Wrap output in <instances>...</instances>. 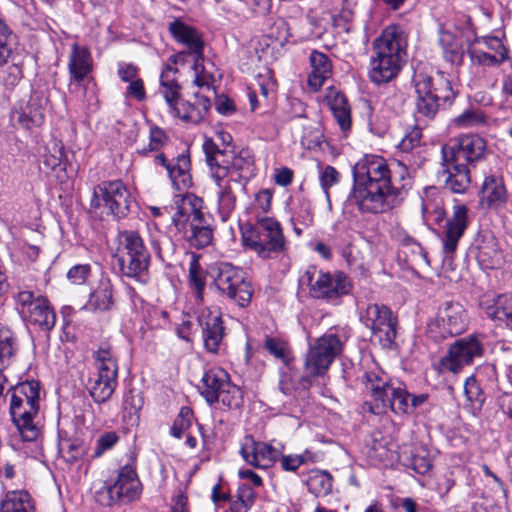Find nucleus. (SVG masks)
I'll return each instance as SVG.
<instances>
[{
	"instance_id": "f257e3e1",
	"label": "nucleus",
	"mask_w": 512,
	"mask_h": 512,
	"mask_svg": "<svg viewBox=\"0 0 512 512\" xmlns=\"http://www.w3.org/2000/svg\"><path fill=\"white\" fill-rule=\"evenodd\" d=\"M351 199L362 213L379 214L397 207L411 188L406 165L386 161L378 155H366L353 167Z\"/></svg>"
},
{
	"instance_id": "f03ea898",
	"label": "nucleus",
	"mask_w": 512,
	"mask_h": 512,
	"mask_svg": "<svg viewBox=\"0 0 512 512\" xmlns=\"http://www.w3.org/2000/svg\"><path fill=\"white\" fill-rule=\"evenodd\" d=\"M345 339L331 329L310 345L304 361L303 375L298 381L291 368L282 371L279 379V389L286 396H293L298 384L308 389L316 377L324 375L337 356L342 353Z\"/></svg>"
},
{
	"instance_id": "7ed1b4c3",
	"label": "nucleus",
	"mask_w": 512,
	"mask_h": 512,
	"mask_svg": "<svg viewBox=\"0 0 512 512\" xmlns=\"http://www.w3.org/2000/svg\"><path fill=\"white\" fill-rule=\"evenodd\" d=\"M407 39L395 25L384 29L372 43L368 77L377 85L397 77L407 60Z\"/></svg>"
},
{
	"instance_id": "20e7f679",
	"label": "nucleus",
	"mask_w": 512,
	"mask_h": 512,
	"mask_svg": "<svg viewBox=\"0 0 512 512\" xmlns=\"http://www.w3.org/2000/svg\"><path fill=\"white\" fill-rule=\"evenodd\" d=\"M207 164L214 180L227 179L235 186L245 185L253 175L254 159L248 149H241L237 154L221 150L211 139L203 143Z\"/></svg>"
},
{
	"instance_id": "39448f33",
	"label": "nucleus",
	"mask_w": 512,
	"mask_h": 512,
	"mask_svg": "<svg viewBox=\"0 0 512 512\" xmlns=\"http://www.w3.org/2000/svg\"><path fill=\"white\" fill-rule=\"evenodd\" d=\"M40 386L27 381L14 388L10 401V415L24 441H36L41 434L35 418L39 413Z\"/></svg>"
},
{
	"instance_id": "423d86ee",
	"label": "nucleus",
	"mask_w": 512,
	"mask_h": 512,
	"mask_svg": "<svg viewBox=\"0 0 512 512\" xmlns=\"http://www.w3.org/2000/svg\"><path fill=\"white\" fill-rule=\"evenodd\" d=\"M363 383L370 394L369 411L373 414H382L391 410L396 414H409L411 394L402 384L395 386L387 381L383 372L366 371Z\"/></svg>"
},
{
	"instance_id": "0eeeda50",
	"label": "nucleus",
	"mask_w": 512,
	"mask_h": 512,
	"mask_svg": "<svg viewBox=\"0 0 512 512\" xmlns=\"http://www.w3.org/2000/svg\"><path fill=\"white\" fill-rule=\"evenodd\" d=\"M242 241L262 259L275 258L286 249V239L281 224L272 217L256 216L254 224L241 227Z\"/></svg>"
},
{
	"instance_id": "6e6552de",
	"label": "nucleus",
	"mask_w": 512,
	"mask_h": 512,
	"mask_svg": "<svg viewBox=\"0 0 512 512\" xmlns=\"http://www.w3.org/2000/svg\"><path fill=\"white\" fill-rule=\"evenodd\" d=\"M300 283L309 287L312 298L332 305H339L353 289L352 281L344 272L318 270L315 266L307 267L300 277Z\"/></svg>"
},
{
	"instance_id": "1a4fd4ad",
	"label": "nucleus",
	"mask_w": 512,
	"mask_h": 512,
	"mask_svg": "<svg viewBox=\"0 0 512 512\" xmlns=\"http://www.w3.org/2000/svg\"><path fill=\"white\" fill-rule=\"evenodd\" d=\"M117 261L123 276L141 284L149 280L150 253L136 231H123L117 250Z\"/></svg>"
},
{
	"instance_id": "9d476101",
	"label": "nucleus",
	"mask_w": 512,
	"mask_h": 512,
	"mask_svg": "<svg viewBox=\"0 0 512 512\" xmlns=\"http://www.w3.org/2000/svg\"><path fill=\"white\" fill-rule=\"evenodd\" d=\"M214 288L219 296L225 297L244 308L251 302L254 289L246 273L228 262L215 264L210 270Z\"/></svg>"
},
{
	"instance_id": "9b49d317",
	"label": "nucleus",
	"mask_w": 512,
	"mask_h": 512,
	"mask_svg": "<svg viewBox=\"0 0 512 512\" xmlns=\"http://www.w3.org/2000/svg\"><path fill=\"white\" fill-rule=\"evenodd\" d=\"M414 84L417 113L428 119H432L441 106L450 104L455 97L450 81L442 73L435 78L424 73L415 74Z\"/></svg>"
},
{
	"instance_id": "f8f14e48",
	"label": "nucleus",
	"mask_w": 512,
	"mask_h": 512,
	"mask_svg": "<svg viewBox=\"0 0 512 512\" xmlns=\"http://www.w3.org/2000/svg\"><path fill=\"white\" fill-rule=\"evenodd\" d=\"M96 375L88 382V392L97 404L106 403L118 385V364L108 347H100L93 352Z\"/></svg>"
},
{
	"instance_id": "ddd939ff",
	"label": "nucleus",
	"mask_w": 512,
	"mask_h": 512,
	"mask_svg": "<svg viewBox=\"0 0 512 512\" xmlns=\"http://www.w3.org/2000/svg\"><path fill=\"white\" fill-rule=\"evenodd\" d=\"M468 327V315L463 305L454 300H445L426 326V334L434 341L462 334Z\"/></svg>"
},
{
	"instance_id": "4468645a",
	"label": "nucleus",
	"mask_w": 512,
	"mask_h": 512,
	"mask_svg": "<svg viewBox=\"0 0 512 512\" xmlns=\"http://www.w3.org/2000/svg\"><path fill=\"white\" fill-rule=\"evenodd\" d=\"M141 493V483L135 468L124 465L112 483H105L95 493L96 501L102 506H112L117 502L129 503L136 500Z\"/></svg>"
},
{
	"instance_id": "2eb2a0df",
	"label": "nucleus",
	"mask_w": 512,
	"mask_h": 512,
	"mask_svg": "<svg viewBox=\"0 0 512 512\" xmlns=\"http://www.w3.org/2000/svg\"><path fill=\"white\" fill-rule=\"evenodd\" d=\"M132 203L131 194L121 180L102 181L94 188L91 199L92 208L104 207L116 220L128 215Z\"/></svg>"
},
{
	"instance_id": "dca6fc26",
	"label": "nucleus",
	"mask_w": 512,
	"mask_h": 512,
	"mask_svg": "<svg viewBox=\"0 0 512 512\" xmlns=\"http://www.w3.org/2000/svg\"><path fill=\"white\" fill-rule=\"evenodd\" d=\"M17 309L29 324L49 333L55 326L56 314L47 298L28 290L16 295Z\"/></svg>"
},
{
	"instance_id": "f3484780",
	"label": "nucleus",
	"mask_w": 512,
	"mask_h": 512,
	"mask_svg": "<svg viewBox=\"0 0 512 512\" xmlns=\"http://www.w3.org/2000/svg\"><path fill=\"white\" fill-rule=\"evenodd\" d=\"M486 148V141L482 137L473 134L461 135L442 146V159L471 169L485 158Z\"/></svg>"
},
{
	"instance_id": "a211bd4d",
	"label": "nucleus",
	"mask_w": 512,
	"mask_h": 512,
	"mask_svg": "<svg viewBox=\"0 0 512 512\" xmlns=\"http://www.w3.org/2000/svg\"><path fill=\"white\" fill-rule=\"evenodd\" d=\"M363 324L382 347L390 348L396 339L398 321L389 307L382 304H369L360 315Z\"/></svg>"
},
{
	"instance_id": "6ab92c4d",
	"label": "nucleus",
	"mask_w": 512,
	"mask_h": 512,
	"mask_svg": "<svg viewBox=\"0 0 512 512\" xmlns=\"http://www.w3.org/2000/svg\"><path fill=\"white\" fill-rule=\"evenodd\" d=\"M483 351V344L476 335L458 339L449 347L447 354L440 360V370L457 374L464 366L470 365L474 358L481 357Z\"/></svg>"
},
{
	"instance_id": "aec40b11",
	"label": "nucleus",
	"mask_w": 512,
	"mask_h": 512,
	"mask_svg": "<svg viewBox=\"0 0 512 512\" xmlns=\"http://www.w3.org/2000/svg\"><path fill=\"white\" fill-rule=\"evenodd\" d=\"M468 224L469 217L466 205H455L452 214L447 217L442 230L441 241L443 253L446 257L452 258L456 253L459 241L464 236Z\"/></svg>"
},
{
	"instance_id": "412c9836",
	"label": "nucleus",
	"mask_w": 512,
	"mask_h": 512,
	"mask_svg": "<svg viewBox=\"0 0 512 512\" xmlns=\"http://www.w3.org/2000/svg\"><path fill=\"white\" fill-rule=\"evenodd\" d=\"M154 163L165 168L176 190H186L192 186L191 159L188 150L172 159H168L164 153H157L154 157Z\"/></svg>"
},
{
	"instance_id": "4be33fe9",
	"label": "nucleus",
	"mask_w": 512,
	"mask_h": 512,
	"mask_svg": "<svg viewBox=\"0 0 512 512\" xmlns=\"http://www.w3.org/2000/svg\"><path fill=\"white\" fill-rule=\"evenodd\" d=\"M297 104L301 108V112L290 118L293 134L300 138V143L305 149L311 150L320 147L324 141L321 124L317 120L307 117L301 102L297 101Z\"/></svg>"
},
{
	"instance_id": "5701e85b",
	"label": "nucleus",
	"mask_w": 512,
	"mask_h": 512,
	"mask_svg": "<svg viewBox=\"0 0 512 512\" xmlns=\"http://www.w3.org/2000/svg\"><path fill=\"white\" fill-rule=\"evenodd\" d=\"M203 200L193 194H186L179 198L177 196L174 200L175 212L172 215L171 221L177 234H181L186 228L189 227L191 221L200 220L202 215Z\"/></svg>"
},
{
	"instance_id": "b1692460",
	"label": "nucleus",
	"mask_w": 512,
	"mask_h": 512,
	"mask_svg": "<svg viewBox=\"0 0 512 512\" xmlns=\"http://www.w3.org/2000/svg\"><path fill=\"white\" fill-rule=\"evenodd\" d=\"M240 454L246 463L255 468H268L279 459L281 452L270 444L256 442L252 437H247Z\"/></svg>"
},
{
	"instance_id": "393cba45",
	"label": "nucleus",
	"mask_w": 512,
	"mask_h": 512,
	"mask_svg": "<svg viewBox=\"0 0 512 512\" xmlns=\"http://www.w3.org/2000/svg\"><path fill=\"white\" fill-rule=\"evenodd\" d=\"M202 327L204 346L208 352L216 353L224 337L221 315L217 311L205 309L198 317Z\"/></svg>"
},
{
	"instance_id": "a878e982",
	"label": "nucleus",
	"mask_w": 512,
	"mask_h": 512,
	"mask_svg": "<svg viewBox=\"0 0 512 512\" xmlns=\"http://www.w3.org/2000/svg\"><path fill=\"white\" fill-rule=\"evenodd\" d=\"M184 55V52L171 55L160 75L159 91L169 107H173L180 98L182 88L178 82V69L175 65Z\"/></svg>"
},
{
	"instance_id": "bb28decb",
	"label": "nucleus",
	"mask_w": 512,
	"mask_h": 512,
	"mask_svg": "<svg viewBox=\"0 0 512 512\" xmlns=\"http://www.w3.org/2000/svg\"><path fill=\"white\" fill-rule=\"evenodd\" d=\"M168 29L174 40L184 45L189 53L194 55L196 62L203 59L204 42L194 27L185 24L180 19H175L169 23Z\"/></svg>"
},
{
	"instance_id": "cd10ccee",
	"label": "nucleus",
	"mask_w": 512,
	"mask_h": 512,
	"mask_svg": "<svg viewBox=\"0 0 512 512\" xmlns=\"http://www.w3.org/2000/svg\"><path fill=\"white\" fill-rule=\"evenodd\" d=\"M194 97L193 103L189 101L175 102L173 107H169L170 111L185 122L196 124L203 121L211 107L210 96L197 92Z\"/></svg>"
},
{
	"instance_id": "c85d7f7f",
	"label": "nucleus",
	"mask_w": 512,
	"mask_h": 512,
	"mask_svg": "<svg viewBox=\"0 0 512 512\" xmlns=\"http://www.w3.org/2000/svg\"><path fill=\"white\" fill-rule=\"evenodd\" d=\"M397 445L380 432L372 435V440L366 448V455L372 465L388 466L398 459Z\"/></svg>"
},
{
	"instance_id": "c756f323",
	"label": "nucleus",
	"mask_w": 512,
	"mask_h": 512,
	"mask_svg": "<svg viewBox=\"0 0 512 512\" xmlns=\"http://www.w3.org/2000/svg\"><path fill=\"white\" fill-rule=\"evenodd\" d=\"M482 201L486 202L488 208L498 213L508 209L512 205L509 200L502 178L490 175L485 178L482 185Z\"/></svg>"
},
{
	"instance_id": "7c9ffc66",
	"label": "nucleus",
	"mask_w": 512,
	"mask_h": 512,
	"mask_svg": "<svg viewBox=\"0 0 512 512\" xmlns=\"http://www.w3.org/2000/svg\"><path fill=\"white\" fill-rule=\"evenodd\" d=\"M444 170L441 174L444 188L454 194H464L471 185L470 168L463 164L443 161Z\"/></svg>"
},
{
	"instance_id": "2f4dec72",
	"label": "nucleus",
	"mask_w": 512,
	"mask_h": 512,
	"mask_svg": "<svg viewBox=\"0 0 512 512\" xmlns=\"http://www.w3.org/2000/svg\"><path fill=\"white\" fill-rule=\"evenodd\" d=\"M93 67L92 55L88 48L73 44L69 55L68 71L71 81L77 83L85 80Z\"/></svg>"
},
{
	"instance_id": "473e14b6",
	"label": "nucleus",
	"mask_w": 512,
	"mask_h": 512,
	"mask_svg": "<svg viewBox=\"0 0 512 512\" xmlns=\"http://www.w3.org/2000/svg\"><path fill=\"white\" fill-rule=\"evenodd\" d=\"M230 383L228 373L221 368L206 371L201 379V394L209 404L219 402V394Z\"/></svg>"
},
{
	"instance_id": "72a5a7b5",
	"label": "nucleus",
	"mask_w": 512,
	"mask_h": 512,
	"mask_svg": "<svg viewBox=\"0 0 512 512\" xmlns=\"http://www.w3.org/2000/svg\"><path fill=\"white\" fill-rule=\"evenodd\" d=\"M114 306V288L108 277L102 276L89 295L86 307L91 311H109Z\"/></svg>"
},
{
	"instance_id": "f704fd0d",
	"label": "nucleus",
	"mask_w": 512,
	"mask_h": 512,
	"mask_svg": "<svg viewBox=\"0 0 512 512\" xmlns=\"http://www.w3.org/2000/svg\"><path fill=\"white\" fill-rule=\"evenodd\" d=\"M218 187V213L222 221H227L236 208L237 193L244 189L245 185L235 186L227 179L215 180Z\"/></svg>"
},
{
	"instance_id": "c9c22d12",
	"label": "nucleus",
	"mask_w": 512,
	"mask_h": 512,
	"mask_svg": "<svg viewBox=\"0 0 512 512\" xmlns=\"http://www.w3.org/2000/svg\"><path fill=\"white\" fill-rule=\"evenodd\" d=\"M439 34L444 59L452 65H460L465 55L463 37L443 28L439 30Z\"/></svg>"
},
{
	"instance_id": "e433bc0d",
	"label": "nucleus",
	"mask_w": 512,
	"mask_h": 512,
	"mask_svg": "<svg viewBox=\"0 0 512 512\" xmlns=\"http://www.w3.org/2000/svg\"><path fill=\"white\" fill-rule=\"evenodd\" d=\"M191 247L201 249L211 244L213 229L207 222L205 214L200 220L191 221L189 227L180 234Z\"/></svg>"
},
{
	"instance_id": "4c0bfd02",
	"label": "nucleus",
	"mask_w": 512,
	"mask_h": 512,
	"mask_svg": "<svg viewBox=\"0 0 512 512\" xmlns=\"http://www.w3.org/2000/svg\"><path fill=\"white\" fill-rule=\"evenodd\" d=\"M309 59L312 71L308 77V85L314 91H317L322 87L324 82L330 78L332 73V65L328 56L319 51H312Z\"/></svg>"
},
{
	"instance_id": "58836bf2",
	"label": "nucleus",
	"mask_w": 512,
	"mask_h": 512,
	"mask_svg": "<svg viewBox=\"0 0 512 512\" xmlns=\"http://www.w3.org/2000/svg\"><path fill=\"white\" fill-rule=\"evenodd\" d=\"M481 306L489 318L505 322L512 329V299L508 295L485 299Z\"/></svg>"
},
{
	"instance_id": "ea45409f",
	"label": "nucleus",
	"mask_w": 512,
	"mask_h": 512,
	"mask_svg": "<svg viewBox=\"0 0 512 512\" xmlns=\"http://www.w3.org/2000/svg\"><path fill=\"white\" fill-rule=\"evenodd\" d=\"M476 259L484 269H493L500 264L501 253L493 235H485L477 244Z\"/></svg>"
},
{
	"instance_id": "a19ab883",
	"label": "nucleus",
	"mask_w": 512,
	"mask_h": 512,
	"mask_svg": "<svg viewBox=\"0 0 512 512\" xmlns=\"http://www.w3.org/2000/svg\"><path fill=\"white\" fill-rule=\"evenodd\" d=\"M144 405L142 392L132 388L123 395L122 400V419L129 426H135L139 423L140 411Z\"/></svg>"
},
{
	"instance_id": "79ce46f5",
	"label": "nucleus",
	"mask_w": 512,
	"mask_h": 512,
	"mask_svg": "<svg viewBox=\"0 0 512 512\" xmlns=\"http://www.w3.org/2000/svg\"><path fill=\"white\" fill-rule=\"evenodd\" d=\"M0 512H34L30 494L24 490L6 492L0 501Z\"/></svg>"
},
{
	"instance_id": "37998d69",
	"label": "nucleus",
	"mask_w": 512,
	"mask_h": 512,
	"mask_svg": "<svg viewBox=\"0 0 512 512\" xmlns=\"http://www.w3.org/2000/svg\"><path fill=\"white\" fill-rule=\"evenodd\" d=\"M327 98L333 116L341 130H349L351 127V112L346 97L340 92H332Z\"/></svg>"
},
{
	"instance_id": "c03bdc74",
	"label": "nucleus",
	"mask_w": 512,
	"mask_h": 512,
	"mask_svg": "<svg viewBox=\"0 0 512 512\" xmlns=\"http://www.w3.org/2000/svg\"><path fill=\"white\" fill-rule=\"evenodd\" d=\"M43 165L52 171L58 169L67 173L68 163L62 142L52 140L48 143L43 155Z\"/></svg>"
},
{
	"instance_id": "a18cd8bd",
	"label": "nucleus",
	"mask_w": 512,
	"mask_h": 512,
	"mask_svg": "<svg viewBox=\"0 0 512 512\" xmlns=\"http://www.w3.org/2000/svg\"><path fill=\"white\" fill-rule=\"evenodd\" d=\"M306 484L310 493L317 497L326 496L332 490V476L327 471L312 470Z\"/></svg>"
},
{
	"instance_id": "49530a36",
	"label": "nucleus",
	"mask_w": 512,
	"mask_h": 512,
	"mask_svg": "<svg viewBox=\"0 0 512 512\" xmlns=\"http://www.w3.org/2000/svg\"><path fill=\"white\" fill-rule=\"evenodd\" d=\"M189 284L195 290L197 302H202L206 282L199 256L194 253L191 254L189 261Z\"/></svg>"
},
{
	"instance_id": "de8ad7c7",
	"label": "nucleus",
	"mask_w": 512,
	"mask_h": 512,
	"mask_svg": "<svg viewBox=\"0 0 512 512\" xmlns=\"http://www.w3.org/2000/svg\"><path fill=\"white\" fill-rule=\"evenodd\" d=\"M264 347L272 356L280 360L286 368H289L294 357L290 346L285 341L268 337L265 340Z\"/></svg>"
},
{
	"instance_id": "09e8293b",
	"label": "nucleus",
	"mask_w": 512,
	"mask_h": 512,
	"mask_svg": "<svg viewBox=\"0 0 512 512\" xmlns=\"http://www.w3.org/2000/svg\"><path fill=\"white\" fill-rule=\"evenodd\" d=\"M464 394L467 401L470 402L473 411H480L482 409L485 402V394L474 376L466 379Z\"/></svg>"
},
{
	"instance_id": "8fccbe9b",
	"label": "nucleus",
	"mask_w": 512,
	"mask_h": 512,
	"mask_svg": "<svg viewBox=\"0 0 512 512\" xmlns=\"http://www.w3.org/2000/svg\"><path fill=\"white\" fill-rule=\"evenodd\" d=\"M468 53L472 65L480 66L483 68L497 67L506 60L505 52H499V54L496 55L476 49H469Z\"/></svg>"
},
{
	"instance_id": "3c124183",
	"label": "nucleus",
	"mask_w": 512,
	"mask_h": 512,
	"mask_svg": "<svg viewBox=\"0 0 512 512\" xmlns=\"http://www.w3.org/2000/svg\"><path fill=\"white\" fill-rule=\"evenodd\" d=\"M14 342L12 331L6 327H0V373L9 364L14 354Z\"/></svg>"
},
{
	"instance_id": "603ef678",
	"label": "nucleus",
	"mask_w": 512,
	"mask_h": 512,
	"mask_svg": "<svg viewBox=\"0 0 512 512\" xmlns=\"http://www.w3.org/2000/svg\"><path fill=\"white\" fill-rule=\"evenodd\" d=\"M453 123L460 128L477 127L486 123V116L480 109H467L455 117Z\"/></svg>"
},
{
	"instance_id": "864d4df0",
	"label": "nucleus",
	"mask_w": 512,
	"mask_h": 512,
	"mask_svg": "<svg viewBox=\"0 0 512 512\" xmlns=\"http://www.w3.org/2000/svg\"><path fill=\"white\" fill-rule=\"evenodd\" d=\"M168 141V136L164 130L158 126L150 128L149 143L142 149H138L137 152L140 155L146 156L149 152L159 151Z\"/></svg>"
},
{
	"instance_id": "5fc2aeb1",
	"label": "nucleus",
	"mask_w": 512,
	"mask_h": 512,
	"mask_svg": "<svg viewBox=\"0 0 512 512\" xmlns=\"http://www.w3.org/2000/svg\"><path fill=\"white\" fill-rule=\"evenodd\" d=\"M219 402L229 408L240 407L243 402L241 389L230 382L219 394Z\"/></svg>"
},
{
	"instance_id": "6e6d98bb",
	"label": "nucleus",
	"mask_w": 512,
	"mask_h": 512,
	"mask_svg": "<svg viewBox=\"0 0 512 512\" xmlns=\"http://www.w3.org/2000/svg\"><path fill=\"white\" fill-rule=\"evenodd\" d=\"M12 32L7 25L0 19V67L5 65L12 57Z\"/></svg>"
},
{
	"instance_id": "4d7b16f0",
	"label": "nucleus",
	"mask_w": 512,
	"mask_h": 512,
	"mask_svg": "<svg viewBox=\"0 0 512 512\" xmlns=\"http://www.w3.org/2000/svg\"><path fill=\"white\" fill-rule=\"evenodd\" d=\"M192 417V410L188 407H182L170 429L171 435L175 438H181L183 433L191 426Z\"/></svg>"
},
{
	"instance_id": "13d9d810",
	"label": "nucleus",
	"mask_w": 512,
	"mask_h": 512,
	"mask_svg": "<svg viewBox=\"0 0 512 512\" xmlns=\"http://www.w3.org/2000/svg\"><path fill=\"white\" fill-rule=\"evenodd\" d=\"M340 174L332 166H326L320 173V184L327 198H329V189L339 182Z\"/></svg>"
},
{
	"instance_id": "bf43d9fd",
	"label": "nucleus",
	"mask_w": 512,
	"mask_h": 512,
	"mask_svg": "<svg viewBox=\"0 0 512 512\" xmlns=\"http://www.w3.org/2000/svg\"><path fill=\"white\" fill-rule=\"evenodd\" d=\"M119 440L115 432H107L102 434L96 444L94 457H100L105 451L111 449Z\"/></svg>"
},
{
	"instance_id": "052dcab7",
	"label": "nucleus",
	"mask_w": 512,
	"mask_h": 512,
	"mask_svg": "<svg viewBox=\"0 0 512 512\" xmlns=\"http://www.w3.org/2000/svg\"><path fill=\"white\" fill-rule=\"evenodd\" d=\"M90 272L91 269L88 264H79L69 269L67 277L73 284L81 285L85 283Z\"/></svg>"
},
{
	"instance_id": "680f3d73",
	"label": "nucleus",
	"mask_w": 512,
	"mask_h": 512,
	"mask_svg": "<svg viewBox=\"0 0 512 512\" xmlns=\"http://www.w3.org/2000/svg\"><path fill=\"white\" fill-rule=\"evenodd\" d=\"M194 62H196V59H194ZM199 61H197V65L196 63H194V70H195V79H194V83L200 88V89H205L207 94L206 95H209L210 94H213L215 95V91L214 89L212 88V82H213V77L209 74H206V73H203V72H199L198 71V68H199Z\"/></svg>"
},
{
	"instance_id": "e2e57ef3",
	"label": "nucleus",
	"mask_w": 512,
	"mask_h": 512,
	"mask_svg": "<svg viewBox=\"0 0 512 512\" xmlns=\"http://www.w3.org/2000/svg\"><path fill=\"white\" fill-rule=\"evenodd\" d=\"M215 109L218 113L228 116L236 111V106L234 101L226 95L215 94Z\"/></svg>"
},
{
	"instance_id": "0e129e2a",
	"label": "nucleus",
	"mask_w": 512,
	"mask_h": 512,
	"mask_svg": "<svg viewBox=\"0 0 512 512\" xmlns=\"http://www.w3.org/2000/svg\"><path fill=\"white\" fill-rule=\"evenodd\" d=\"M421 136L422 134L419 129H413L399 143V148L403 152H409L413 150L415 147L420 145Z\"/></svg>"
},
{
	"instance_id": "69168bd1",
	"label": "nucleus",
	"mask_w": 512,
	"mask_h": 512,
	"mask_svg": "<svg viewBox=\"0 0 512 512\" xmlns=\"http://www.w3.org/2000/svg\"><path fill=\"white\" fill-rule=\"evenodd\" d=\"M281 467L285 471H296L302 464L305 463L303 455H283L279 457Z\"/></svg>"
},
{
	"instance_id": "338daca9",
	"label": "nucleus",
	"mask_w": 512,
	"mask_h": 512,
	"mask_svg": "<svg viewBox=\"0 0 512 512\" xmlns=\"http://www.w3.org/2000/svg\"><path fill=\"white\" fill-rule=\"evenodd\" d=\"M25 109L30 115V121L34 123V125L39 126L44 122V110L40 104L37 103L36 99L31 98Z\"/></svg>"
},
{
	"instance_id": "774afa93",
	"label": "nucleus",
	"mask_w": 512,
	"mask_h": 512,
	"mask_svg": "<svg viewBox=\"0 0 512 512\" xmlns=\"http://www.w3.org/2000/svg\"><path fill=\"white\" fill-rule=\"evenodd\" d=\"M499 409L512 420V393L508 390L503 391L497 397Z\"/></svg>"
}]
</instances>
